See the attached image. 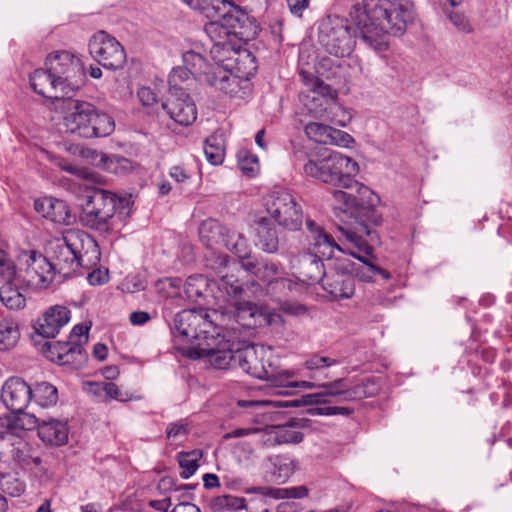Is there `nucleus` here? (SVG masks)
Masks as SVG:
<instances>
[{
	"label": "nucleus",
	"mask_w": 512,
	"mask_h": 512,
	"mask_svg": "<svg viewBox=\"0 0 512 512\" xmlns=\"http://www.w3.org/2000/svg\"><path fill=\"white\" fill-rule=\"evenodd\" d=\"M303 170L307 176L325 184L349 190L333 191V198L343 205L346 214L368 217L375 224L383 221L382 214L375 208L380 201L379 197L369 187L354 179L359 166L352 158L333 151L317 161L309 160Z\"/></svg>",
	"instance_id": "obj_1"
},
{
	"label": "nucleus",
	"mask_w": 512,
	"mask_h": 512,
	"mask_svg": "<svg viewBox=\"0 0 512 512\" xmlns=\"http://www.w3.org/2000/svg\"><path fill=\"white\" fill-rule=\"evenodd\" d=\"M349 16L359 38L378 52L388 49V34L403 35L414 17L412 5L403 0H363L352 6Z\"/></svg>",
	"instance_id": "obj_2"
},
{
	"label": "nucleus",
	"mask_w": 512,
	"mask_h": 512,
	"mask_svg": "<svg viewBox=\"0 0 512 512\" xmlns=\"http://www.w3.org/2000/svg\"><path fill=\"white\" fill-rule=\"evenodd\" d=\"M189 359L198 360L206 358L217 369L239 368L248 375L270 380L273 377L271 371L266 369L263 360L257 355L253 344L246 341H230L224 338L215 346H200L184 352Z\"/></svg>",
	"instance_id": "obj_3"
},
{
	"label": "nucleus",
	"mask_w": 512,
	"mask_h": 512,
	"mask_svg": "<svg viewBox=\"0 0 512 512\" xmlns=\"http://www.w3.org/2000/svg\"><path fill=\"white\" fill-rule=\"evenodd\" d=\"M133 204L132 194L119 196L109 190L94 188L82 204L79 221L83 227L109 234L115 215L129 217Z\"/></svg>",
	"instance_id": "obj_4"
},
{
	"label": "nucleus",
	"mask_w": 512,
	"mask_h": 512,
	"mask_svg": "<svg viewBox=\"0 0 512 512\" xmlns=\"http://www.w3.org/2000/svg\"><path fill=\"white\" fill-rule=\"evenodd\" d=\"M211 315L204 309H185L175 315L173 321V335L176 342L193 344L196 340H203L194 346L178 348L183 356L186 350L200 346H215L219 341L220 333L217 331Z\"/></svg>",
	"instance_id": "obj_5"
},
{
	"label": "nucleus",
	"mask_w": 512,
	"mask_h": 512,
	"mask_svg": "<svg viewBox=\"0 0 512 512\" xmlns=\"http://www.w3.org/2000/svg\"><path fill=\"white\" fill-rule=\"evenodd\" d=\"M355 37L348 20L338 15H328L319 23L318 43L327 53L336 57L343 58L353 52Z\"/></svg>",
	"instance_id": "obj_6"
},
{
	"label": "nucleus",
	"mask_w": 512,
	"mask_h": 512,
	"mask_svg": "<svg viewBox=\"0 0 512 512\" xmlns=\"http://www.w3.org/2000/svg\"><path fill=\"white\" fill-rule=\"evenodd\" d=\"M81 244L77 230L67 231L62 238H56L48 242L46 246L49 269L63 276H70L79 267L77 262V248Z\"/></svg>",
	"instance_id": "obj_7"
},
{
	"label": "nucleus",
	"mask_w": 512,
	"mask_h": 512,
	"mask_svg": "<svg viewBox=\"0 0 512 512\" xmlns=\"http://www.w3.org/2000/svg\"><path fill=\"white\" fill-rule=\"evenodd\" d=\"M355 263L345 255L335 257L321 281L323 289L335 300L348 299L355 292Z\"/></svg>",
	"instance_id": "obj_8"
},
{
	"label": "nucleus",
	"mask_w": 512,
	"mask_h": 512,
	"mask_svg": "<svg viewBox=\"0 0 512 512\" xmlns=\"http://www.w3.org/2000/svg\"><path fill=\"white\" fill-rule=\"evenodd\" d=\"M269 219L287 231H298L303 224V209L297 199L287 191H274L265 201Z\"/></svg>",
	"instance_id": "obj_9"
},
{
	"label": "nucleus",
	"mask_w": 512,
	"mask_h": 512,
	"mask_svg": "<svg viewBox=\"0 0 512 512\" xmlns=\"http://www.w3.org/2000/svg\"><path fill=\"white\" fill-rule=\"evenodd\" d=\"M88 47L91 56L105 69L120 70L127 62L124 47L104 30L96 32L91 37Z\"/></svg>",
	"instance_id": "obj_10"
},
{
	"label": "nucleus",
	"mask_w": 512,
	"mask_h": 512,
	"mask_svg": "<svg viewBox=\"0 0 512 512\" xmlns=\"http://www.w3.org/2000/svg\"><path fill=\"white\" fill-rule=\"evenodd\" d=\"M93 105L82 99L66 97L57 100L55 111L62 114L63 125L67 133L83 137L85 129L89 127L88 119H90Z\"/></svg>",
	"instance_id": "obj_11"
},
{
	"label": "nucleus",
	"mask_w": 512,
	"mask_h": 512,
	"mask_svg": "<svg viewBox=\"0 0 512 512\" xmlns=\"http://www.w3.org/2000/svg\"><path fill=\"white\" fill-rule=\"evenodd\" d=\"M2 305L9 309H22L26 299L20 292L21 276L17 273L16 262L11 253L2 248Z\"/></svg>",
	"instance_id": "obj_12"
},
{
	"label": "nucleus",
	"mask_w": 512,
	"mask_h": 512,
	"mask_svg": "<svg viewBox=\"0 0 512 512\" xmlns=\"http://www.w3.org/2000/svg\"><path fill=\"white\" fill-rule=\"evenodd\" d=\"M222 23L226 25L231 36L245 42L253 40L260 30L256 19L232 1L223 14Z\"/></svg>",
	"instance_id": "obj_13"
},
{
	"label": "nucleus",
	"mask_w": 512,
	"mask_h": 512,
	"mask_svg": "<svg viewBox=\"0 0 512 512\" xmlns=\"http://www.w3.org/2000/svg\"><path fill=\"white\" fill-rule=\"evenodd\" d=\"M349 216L356 219L357 226L354 229H344L340 227V230L346 236V239L358 248L359 252H363L365 254V257L376 259L373 255L372 243H378L379 236L376 231L369 228V224L379 226L382 221L379 224H375L368 219V217L361 218L351 214H349Z\"/></svg>",
	"instance_id": "obj_14"
},
{
	"label": "nucleus",
	"mask_w": 512,
	"mask_h": 512,
	"mask_svg": "<svg viewBox=\"0 0 512 512\" xmlns=\"http://www.w3.org/2000/svg\"><path fill=\"white\" fill-rule=\"evenodd\" d=\"M54 76L61 80L63 86L69 85L84 75V68L79 58L68 51H61L49 56L47 63Z\"/></svg>",
	"instance_id": "obj_15"
},
{
	"label": "nucleus",
	"mask_w": 512,
	"mask_h": 512,
	"mask_svg": "<svg viewBox=\"0 0 512 512\" xmlns=\"http://www.w3.org/2000/svg\"><path fill=\"white\" fill-rule=\"evenodd\" d=\"M19 261L25 259L27 268L25 270V277L22 282H26L29 286L43 287L52 281L53 269H49L46 257L42 255L36 256L35 251H30V254L22 251L16 255Z\"/></svg>",
	"instance_id": "obj_16"
},
{
	"label": "nucleus",
	"mask_w": 512,
	"mask_h": 512,
	"mask_svg": "<svg viewBox=\"0 0 512 512\" xmlns=\"http://www.w3.org/2000/svg\"><path fill=\"white\" fill-rule=\"evenodd\" d=\"M162 108L171 119L182 126L193 124L197 118L196 105L186 92L171 93L168 100L162 103Z\"/></svg>",
	"instance_id": "obj_17"
},
{
	"label": "nucleus",
	"mask_w": 512,
	"mask_h": 512,
	"mask_svg": "<svg viewBox=\"0 0 512 512\" xmlns=\"http://www.w3.org/2000/svg\"><path fill=\"white\" fill-rule=\"evenodd\" d=\"M32 388L21 378L11 377L2 385V403L11 413H21L31 400Z\"/></svg>",
	"instance_id": "obj_18"
},
{
	"label": "nucleus",
	"mask_w": 512,
	"mask_h": 512,
	"mask_svg": "<svg viewBox=\"0 0 512 512\" xmlns=\"http://www.w3.org/2000/svg\"><path fill=\"white\" fill-rule=\"evenodd\" d=\"M70 314V310L65 306H51L33 324L35 335L46 339L55 338L60 329L69 322Z\"/></svg>",
	"instance_id": "obj_19"
},
{
	"label": "nucleus",
	"mask_w": 512,
	"mask_h": 512,
	"mask_svg": "<svg viewBox=\"0 0 512 512\" xmlns=\"http://www.w3.org/2000/svg\"><path fill=\"white\" fill-rule=\"evenodd\" d=\"M324 257L313 252H303L293 261V268L296 270L297 278L306 283H321L327 269L322 259Z\"/></svg>",
	"instance_id": "obj_20"
},
{
	"label": "nucleus",
	"mask_w": 512,
	"mask_h": 512,
	"mask_svg": "<svg viewBox=\"0 0 512 512\" xmlns=\"http://www.w3.org/2000/svg\"><path fill=\"white\" fill-rule=\"evenodd\" d=\"M306 230L308 232L307 239L309 241L310 249L313 253L320 254L326 257L329 261L333 258L334 250H338L343 254V250L335 242L332 235L327 233L325 229L311 218L305 221Z\"/></svg>",
	"instance_id": "obj_21"
},
{
	"label": "nucleus",
	"mask_w": 512,
	"mask_h": 512,
	"mask_svg": "<svg viewBox=\"0 0 512 512\" xmlns=\"http://www.w3.org/2000/svg\"><path fill=\"white\" fill-rule=\"evenodd\" d=\"M183 60L192 65V71L198 76V80L216 89H218L223 77H226V69L219 65L208 63L205 57L194 51L184 53Z\"/></svg>",
	"instance_id": "obj_22"
},
{
	"label": "nucleus",
	"mask_w": 512,
	"mask_h": 512,
	"mask_svg": "<svg viewBox=\"0 0 512 512\" xmlns=\"http://www.w3.org/2000/svg\"><path fill=\"white\" fill-rule=\"evenodd\" d=\"M51 68L47 69H36L30 75V85L32 89L39 95L52 100L54 109H56V102L59 99H65L66 97L58 94L59 88L63 89V84L58 77L54 76Z\"/></svg>",
	"instance_id": "obj_23"
},
{
	"label": "nucleus",
	"mask_w": 512,
	"mask_h": 512,
	"mask_svg": "<svg viewBox=\"0 0 512 512\" xmlns=\"http://www.w3.org/2000/svg\"><path fill=\"white\" fill-rule=\"evenodd\" d=\"M34 208L42 217L55 223L71 225L76 219L71 214L68 204L57 198L43 197L37 199L34 202Z\"/></svg>",
	"instance_id": "obj_24"
},
{
	"label": "nucleus",
	"mask_w": 512,
	"mask_h": 512,
	"mask_svg": "<svg viewBox=\"0 0 512 512\" xmlns=\"http://www.w3.org/2000/svg\"><path fill=\"white\" fill-rule=\"evenodd\" d=\"M331 396L328 394L327 389H324L322 392L310 393L302 395L300 398L293 400H277V401H253V400H240L238 401V406L240 407H258L264 405H272L273 407L278 408H289V407H301V406H311V405H319V404H329L331 403Z\"/></svg>",
	"instance_id": "obj_25"
},
{
	"label": "nucleus",
	"mask_w": 512,
	"mask_h": 512,
	"mask_svg": "<svg viewBox=\"0 0 512 512\" xmlns=\"http://www.w3.org/2000/svg\"><path fill=\"white\" fill-rule=\"evenodd\" d=\"M2 442L9 446L12 459L21 466L29 467L31 464L35 466L41 464V458L32 454V447L21 435L15 436L9 431H2Z\"/></svg>",
	"instance_id": "obj_26"
},
{
	"label": "nucleus",
	"mask_w": 512,
	"mask_h": 512,
	"mask_svg": "<svg viewBox=\"0 0 512 512\" xmlns=\"http://www.w3.org/2000/svg\"><path fill=\"white\" fill-rule=\"evenodd\" d=\"M235 236V231H230L226 226L214 219L203 221L199 227L200 240L209 249L216 245H228V242H230L229 238H235Z\"/></svg>",
	"instance_id": "obj_27"
},
{
	"label": "nucleus",
	"mask_w": 512,
	"mask_h": 512,
	"mask_svg": "<svg viewBox=\"0 0 512 512\" xmlns=\"http://www.w3.org/2000/svg\"><path fill=\"white\" fill-rule=\"evenodd\" d=\"M256 237L264 252L275 254L279 251L282 239L274 223L268 217H261L256 221Z\"/></svg>",
	"instance_id": "obj_28"
},
{
	"label": "nucleus",
	"mask_w": 512,
	"mask_h": 512,
	"mask_svg": "<svg viewBox=\"0 0 512 512\" xmlns=\"http://www.w3.org/2000/svg\"><path fill=\"white\" fill-rule=\"evenodd\" d=\"M38 436L47 445H64L68 441L67 422L57 419L42 420L38 427Z\"/></svg>",
	"instance_id": "obj_29"
},
{
	"label": "nucleus",
	"mask_w": 512,
	"mask_h": 512,
	"mask_svg": "<svg viewBox=\"0 0 512 512\" xmlns=\"http://www.w3.org/2000/svg\"><path fill=\"white\" fill-rule=\"evenodd\" d=\"M88 119L87 129H85L83 137L85 139L106 137L113 133L115 123L111 116L99 110L95 105L91 107V115Z\"/></svg>",
	"instance_id": "obj_30"
},
{
	"label": "nucleus",
	"mask_w": 512,
	"mask_h": 512,
	"mask_svg": "<svg viewBox=\"0 0 512 512\" xmlns=\"http://www.w3.org/2000/svg\"><path fill=\"white\" fill-rule=\"evenodd\" d=\"M315 72L323 83L325 81L330 82L326 83V85H330V91L333 86L339 87L346 82L347 66L337 63L328 57H323L318 61L315 65Z\"/></svg>",
	"instance_id": "obj_31"
},
{
	"label": "nucleus",
	"mask_w": 512,
	"mask_h": 512,
	"mask_svg": "<svg viewBox=\"0 0 512 512\" xmlns=\"http://www.w3.org/2000/svg\"><path fill=\"white\" fill-rule=\"evenodd\" d=\"M78 236L81 244L78 245L77 262H80L79 267L90 268L97 265L100 261V249L93 237L83 231H79Z\"/></svg>",
	"instance_id": "obj_32"
},
{
	"label": "nucleus",
	"mask_w": 512,
	"mask_h": 512,
	"mask_svg": "<svg viewBox=\"0 0 512 512\" xmlns=\"http://www.w3.org/2000/svg\"><path fill=\"white\" fill-rule=\"evenodd\" d=\"M184 292L189 300L202 304L212 295L211 282L202 274L191 275L186 279Z\"/></svg>",
	"instance_id": "obj_33"
},
{
	"label": "nucleus",
	"mask_w": 512,
	"mask_h": 512,
	"mask_svg": "<svg viewBox=\"0 0 512 512\" xmlns=\"http://www.w3.org/2000/svg\"><path fill=\"white\" fill-rule=\"evenodd\" d=\"M381 390V385L374 377L364 379L361 383L354 385L343 392V400L357 401L364 398L374 397Z\"/></svg>",
	"instance_id": "obj_34"
},
{
	"label": "nucleus",
	"mask_w": 512,
	"mask_h": 512,
	"mask_svg": "<svg viewBox=\"0 0 512 512\" xmlns=\"http://www.w3.org/2000/svg\"><path fill=\"white\" fill-rule=\"evenodd\" d=\"M13 419L6 418V423L2 422V427L5 426L4 431H9L13 435H20V432L37 429L41 424V421L32 414H28L25 410L21 413H12Z\"/></svg>",
	"instance_id": "obj_35"
},
{
	"label": "nucleus",
	"mask_w": 512,
	"mask_h": 512,
	"mask_svg": "<svg viewBox=\"0 0 512 512\" xmlns=\"http://www.w3.org/2000/svg\"><path fill=\"white\" fill-rule=\"evenodd\" d=\"M247 493L261 494L265 497L273 499H300L308 495V488L306 486H298L292 488H272V487H252L247 490Z\"/></svg>",
	"instance_id": "obj_36"
},
{
	"label": "nucleus",
	"mask_w": 512,
	"mask_h": 512,
	"mask_svg": "<svg viewBox=\"0 0 512 512\" xmlns=\"http://www.w3.org/2000/svg\"><path fill=\"white\" fill-rule=\"evenodd\" d=\"M351 255L365 265L364 268L355 264L354 275H356L361 281L372 282L376 275H379L385 280H389L391 278L390 272L372 263L370 261V257L368 258L354 252H352Z\"/></svg>",
	"instance_id": "obj_37"
},
{
	"label": "nucleus",
	"mask_w": 512,
	"mask_h": 512,
	"mask_svg": "<svg viewBox=\"0 0 512 512\" xmlns=\"http://www.w3.org/2000/svg\"><path fill=\"white\" fill-rule=\"evenodd\" d=\"M273 465L272 476L278 484L285 483L295 472L296 461L287 455H275L269 458Z\"/></svg>",
	"instance_id": "obj_38"
},
{
	"label": "nucleus",
	"mask_w": 512,
	"mask_h": 512,
	"mask_svg": "<svg viewBox=\"0 0 512 512\" xmlns=\"http://www.w3.org/2000/svg\"><path fill=\"white\" fill-rule=\"evenodd\" d=\"M233 69L235 75L240 79L249 80L257 71V62L255 56L248 50L238 51L234 59Z\"/></svg>",
	"instance_id": "obj_39"
},
{
	"label": "nucleus",
	"mask_w": 512,
	"mask_h": 512,
	"mask_svg": "<svg viewBox=\"0 0 512 512\" xmlns=\"http://www.w3.org/2000/svg\"><path fill=\"white\" fill-rule=\"evenodd\" d=\"M204 153L212 165L222 164L225 156V141L222 134L214 133L205 139Z\"/></svg>",
	"instance_id": "obj_40"
},
{
	"label": "nucleus",
	"mask_w": 512,
	"mask_h": 512,
	"mask_svg": "<svg viewBox=\"0 0 512 512\" xmlns=\"http://www.w3.org/2000/svg\"><path fill=\"white\" fill-rule=\"evenodd\" d=\"M31 399L41 407L54 406L58 401V390L48 382L36 383L32 388Z\"/></svg>",
	"instance_id": "obj_41"
},
{
	"label": "nucleus",
	"mask_w": 512,
	"mask_h": 512,
	"mask_svg": "<svg viewBox=\"0 0 512 512\" xmlns=\"http://www.w3.org/2000/svg\"><path fill=\"white\" fill-rule=\"evenodd\" d=\"M235 307L237 319L243 326L256 327L258 325L257 318L262 317V314L255 303L241 299L235 301Z\"/></svg>",
	"instance_id": "obj_42"
},
{
	"label": "nucleus",
	"mask_w": 512,
	"mask_h": 512,
	"mask_svg": "<svg viewBox=\"0 0 512 512\" xmlns=\"http://www.w3.org/2000/svg\"><path fill=\"white\" fill-rule=\"evenodd\" d=\"M287 427H278V430L265 440L264 445L273 447L280 444H298L304 439V434L298 431L286 429Z\"/></svg>",
	"instance_id": "obj_43"
},
{
	"label": "nucleus",
	"mask_w": 512,
	"mask_h": 512,
	"mask_svg": "<svg viewBox=\"0 0 512 512\" xmlns=\"http://www.w3.org/2000/svg\"><path fill=\"white\" fill-rule=\"evenodd\" d=\"M201 450H192L189 452H180L177 456L178 463L182 471L180 476L184 479H188L192 476L199 467V460L202 457Z\"/></svg>",
	"instance_id": "obj_44"
},
{
	"label": "nucleus",
	"mask_w": 512,
	"mask_h": 512,
	"mask_svg": "<svg viewBox=\"0 0 512 512\" xmlns=\"http://www.w3.org/2000/svg\"><path fill=\"white\" fill-rule=\"evenodd\" d=\"M183 62L185 66L173 68V70L169 74L168 83L170 86V93L185 92L180 85L183 82L187 81L190 78V75L198 79V76L192 71V65L184 60Z\"/></svg>",
	"instance_id": "obj_45"
},
{
	"label": "nucleus",
	"mask_w": 512,
	"mask_h": 512,
	"mask_svg": "<svg viewBox=\"0 0 512 512\" xmlns=\"http://www.w3.org/2000/svg\"><path fill=\"white\" fill-rule=\"evenodd\" d=\"M231 0H201L199 7L196 9L206 18L222 19L227 8H229Z\"/></svg>",
	"instance_id": "obj_46"
},
{
	"label": "nucleus",
	"mask_w": 512,
	"mask_h": 512,
	"mask_svg": "<svg viewBox=\"0 0 512 512\" xmlns=\"http://www.w3.org/2000/svg\"><path fill=\"white\" fill-rule=\"evenodd\" d=\"M86 359L87 354L84 352L81 343L71 340L60 365H70L74 369H78Z\"/></svg>",
	"instance_id": "obj_47"
},
{
	"label": "nucleus",
	"mask_w": 512,
	"mask_h": 512,
	"mask_svg": "<svg viewBox=\"0 0 512 512\" xmlns=\"http://www.w3.org/2000/svg\"><path fill=\"white\" fill-rule=\"evenodd\" d=\"M20 339L19 325L14 320L4 319L2 323V350H9L16 346Z\"/></svg>",
	"instance_id": "obj_48"
},
{
	"label": "nucleus",
	"mask_w": 512,
	"mask_h": 512,
	"mask_svg": "<svg viewBox=\"0 0 512 512\" xmlns=\"http://www.w3.org/2000/svg\"><path fill=\"white\" fill-rule=\"evenodd\" d=\"M294 287V283L292 280L284 277H275L268 285L267 292L273 298L281 301L283 298H286L289 293L292 291Z\"/></svg>",
	"instance_id": "obj_49"
},
{
	"label": "nucleus",
	"mask_w": 512,
	"mask_h": 512,
	"mask_svg": "<svg viewBox=\"0 0 512 512\" xmlns=\"http://www.w3.org/2000/svg\"><path fill=\"white\" fill-rule=\"evenodd\" d=\"M220 277V288L224 289L226 293L231 296L235 301L243 299L245 292L243 285L233 274H222Z\"/></svg>",
	"instance_id": "obj_50"
},
{
	"label": "nucleus",
	"mask_w": 512,
	"mask_h": 512,
	"mask_svg": "<svg viewBox=\"0 0 512 512\" xmlns=\"http://www.w3.org/2000/svg\"><path fill=\"white\" fill-rule=\"evenodd\" d=\"M70 341H45L41 345V352L52 362L60 364L63 359L65 350L68 348Z\"/></svg>",
	"instance_id": "obj_51"
},
{
	"label": "nucleus",
	"mask_w": 512,
	"mask_h": 512,
	"mask_svg": "<svg viewBox=\"0 0 512 512\" xmlns=\"http://www.w3.org/2000/svg\"><path fill=\"white\" fill-rule=\"evenodd\" d=\"M331 128V126L322 123L310 122L305 126V134L310 140L321 144H328L331 141L329 139Z\"/></svg>",
	"instance_id": "obj_52"
},
{
	"label": "nucleus",
	"mask_w": 512,
	"mask_h": 512,
	"mask_svg": "<svg viewBox=\"0 0 512 512\" xmlns=\"http://www.w3.org/2000/svg\"><path fill=\"white\" fill-rule=\"evenodd\" d=\"M204 263L206 268L212 270L216 275L220 276L228 266L229 256L226 254L217 253L212 248L205 255Z\"/></svg>",
	"instance_id": "obj_53"
},
{
	"label": "nucleus",
	"mask_w": 512,
	"mask_h": 512,
	"mask_svg": "<svg viewBox=\"0 0 512 512\" xmlns=\"http://www.w3.org/2000/svg\"><path fill=\"white\" fill-rule=\"evenodd\" d=\"M204 31L216 43H221L223 39L231 36L226 25L222 23V19L210 20L205 24Z\"/></svg>",
	"instance_id": "obj_54"
},
{
	"label": "nucleus",
	"mask_w": 512,
	"mask_h": 512,
	"mask_svg": "<svg viewBox=\"0 0 512 512\" xmlns=\"http://www.w3.org/2000/svg\"><path fill=\"white\" fill-rule=\"evenodd\" d=\"M299 75L303 83L306 86L310 87L312 91L322 95L330 94V85H326V83H323V81L319 79L318 75L314 76L313 73L305 69H300Z\"/></svg>",
	"instance_id": "obj_55"
},
{
	"label": "nucleus",
	"mask_w": 512,
	"mask_h": 512,
	"mask_svg": "<svg viewBox=\"0 0 512 512\" xmlns=\"http://www.w3.org/2000/svg\"><path fill=\"white\" fill-rule=\"evenodd\" d=\"M228 245H224L228 250L232 251L239 258H247L250 254V248L247 239L240 233L236 232L235 238H229Z\"/></svg>",
	"instance_id": "obj_56"
},
{
	"label": "nucleus",
	"mask_w": 512,
	"mask_h": 512,
	"mask_svg": "<svg viewBox=\"0 0 512 512\" xmlns=\"http://www.w3.org/2000/svg\"><path fill=\"white\" fill-rule=\"evenodd\" d=\"M353 409L349 407L342 406H324V407H311L306 410V413L315 416H334V415H343L349 416L353 413Z\"/></svg>",
	"instance_id": "obj_57"
},
{
	"label": "nucleus",
	"mask_w": 512,
	"mask_h": 512,
	"mask_svg": "<svg viewBox=\"0 0 512 512\" xmlns=\"http://www.w3.org/2000/svg\"><path fill=\"white\" fill-rule=\"evenodd\" d=\"M278 274L279 266L273 262H269L261 264L255 276L268 285Z\"/></svg>",
	"instance_id": "obj_58"
},
{
	"label": "nucleus",
	"mask_w": 512,
	"mask_h": 512,
	"mask_svg": "<svg viewBox=\"0 0 512 512\" xmlns=\"http://www.w3.org/2000/svg\"><path fill=\"white\" fill-rule=\"evenodd\" d=\"M238 79L239 77L237 75H233L229 70H227L226 77H223V80L218 86V90L229 95L236 94L239 91Z\"/></svg>",
	"instance_id": "obj_59"
},
{
	"label": "nucleus",
	"mask_w": 512,
	"mask_h": 512,
	"mask_svg": "<svg viewBox=\"0 0 512 512\" xmlns=\"http://www.w3.org/2000/svg\"><path fill=\"white\" fill-rule=\"evenodd\" d=\"M329 141L328 144L340 146V147H349L351 143L354 142L353 137L347 132L331 128V132L329 133Z\"/></svg>",
	"instance_id": "obj_60"
},
{
	"label": "nucleus",
	"mask_w": 512,
	"mask_h": 512,
	"mask_svg": "<svg viewBox=\"0 0 512 512\" xmlns=\"http://www.w3.org/2000/svg\"><path fill=\"white\" fill-rule=\"evenodd\" d=\"M239 168L246 176L253 177L258 171V159L254 155L244 156L239 160Z\"/></svg>",
	"instance_id": "obj_61"
},
{
	"label": "nucleus",
	"mask_w": 512,
	"mask_h": 512,
	"mask_svg": "<svg viewBox=\"0 0 512 512\" xmlns=\"http://www.w3.org/2000/svg\"><path fill=\"white\" fill-rule=\"evenodd\" d=\"M79 153L82 158L86 159L93 165H99L101 163H104L107 159V156L105 154L88 147H82Z\"/></svg>",
	"instance_id": "obj_62"
},
{
	"label": "nucleus",
	"mask_w": 512,
	"mask_h": 512,
	"mask_svg": "<svg viewBox=\"0 0 512 512\" xmlns=\"http://www.w3.org/2000/svg\"><path fill=\"white\" fill-rule=\"evenodd\" d=\"M104 389V401L115 399L117 401H126V394L122 393L116 384L112 382H106L103 386Z\"/></svg>",
	"instance_id": "obj_63"
},
{
	"label": "nucleus",
	"mask_w": 512,
	"mask_h": 512,
	"mask_svg": "<svg viewBox=\"0 0 512 512\" xmlns=\"http://www.w3.org/2000/svg\"><path fill=\"white\" fill-rule=\"evenodd\" d=\"M137 96L141 104L147 107L156 104L158 101L157 94L149 87H141L137 92Z\"/></svg>",
	"instance_id": "obj_64"
}]
</instances>
